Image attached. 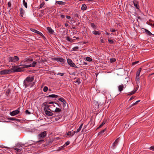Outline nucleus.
<instances>
[{"label": "nucleus", "mask_w": 154, "mask_h": 154, "mask_svg": "<svg viewBox=\"0 0 154 154\" xmlns=\"http://www.w3.org/2000/svg\"><path fill=\"white\" fill-rule=\"evenodd\" d=\"M34 80V78L32 76H28L24 81L23 85L25 88L28 87H32L35 84L34 82H32Z\"/></svg>", "instance_id": "nucleus-1"}, {"label": "nucleus", "mask_w": 154, "mask_h": 154, "mask_svg": "<svg viewBox=\"0 0 154 154\" xmlns=\"http://www.w3.org/2000/svg\"><path fill=\"white\" fill-rule=\"evenodd\" d=\"M55 108V106L54 105H48L45 107L44 109V111L50 110L52 112H54Z\"/></svg>", "instance_id": "nucleus-2"}, {"label": "nucleus", "mask_w": 154, "mask_h": 154, "mask_svg": "<svg viewBox=\"0 0 154 154\" xmlns=\"http://www.w3.org/2000/svg\"><path fill=\"white\" fill-rule=\"evenodd\" d=\"M8 60L9 62L15 63L18 61L19 60V58L17 56H14L13 57H8Z\"/></svg>", "instance_id": "nucleus-3"}, {"label": "nucleus", "mask_w": 154, "mask_h": 154, "mask_svg": "<svg viewBox=\"0 0 154 154\" xmlns=\"http://www.w3.org/2000/svg\"><path fill=\"white\" fill-rule=\"evenodd\" d=\"M52 60H56L58 62H60L63 63H65V60L62 57H54L52 58Z\"/></svg>", "instance_id": "nucleus-4"}, {"label": "nucleus", "mask_w": 154, "mask_h": 154, "mask_svg": "<svg viewBox=\"0 0 154 154\" xmlns=\"http://www.w3.org/2000/svg\"><path fill=\"white\" fill-rule=\"evenodd\" d=\"M67 62L68 63L70 66L74 67L75 68H78L75 64L73 62L71 59H67Z\"/></svg>", "instance_id": "nucleus-5"}, {"label": "nucleus", "mask_w": 154, "mask_h": 154, "mask_svg": "<svg viewBox=\"0 0 154 154\" xmlns=\"http://www.w3.org/2000/svg\"><path fill=\"white\" fill-rule=\"evenodd\" d=\"M12 67L14 68L12 69L13 70V72L22 71V70H21V69L20 68H19V67L17 68V66H12Z\"/></svg>", "instance_id": "nucleus-6"}, {"label": "nucleus", "mask_w": 154, "mask_h": 154, "mask_svg": "<svg viewBox=\"0 0 154 154\" xmlns=\"http://www.w3.org/2000/svg\"><path fill=\"white\" fill-rule=\"evenodd\" d=\"M19 109L20 108H19L17 110L13 111L12 112H10V114L11 116H15L18 114L20 112Z\"/></svg>", "instance_id": "nucleus-7"}, {"label": "nucleus", "mask_w": 154, "mask_h": 154, "mask_svg": "<svg viewBox=\"0 0 154 154\" xmlns=\"http://www.w3.org/2000/svg\"><path fill=\"white\" fill-rule=\"evenodd\" d=\"M46 131H44L39 134L38 135V138L39 139L43 138L46 136Z\"/></svg>", "instance_id": "nucleus-8"}, {"label": "nucleus", "mask_w": 154, "mask_h": 154, "mask_svg": "<svg viewBox=\"0 0 154 154\" xmlns=\"http://www.w3.org/2000/svg\"><path fill=\"white\" fill-rule=\"evenodd\" d=\"M119 138H118L114 142V143H113L112 144V146L111 147L112 148V149H115V148L116 146L117 145V144L119 141Z\"/></svg>", "instance_id": "nucleus-9"}, {"label": "nucleus", "mask_w": 154, "mask_h": 154, "mask_svg": "<svg viewBox=\"0 0 154 154\" xmlns=\"http://www.w3.org/2000/svg\"><path fill=\"white\" fill-rule=\"evenodd\" d=\"M30 30L31 31L34 32L38 34H39L40 35H42V33L41 32L39 31L36 30L35 29L33 28H31L30 29Z\"/></svg>", "instance_id": "nucleus-10"}, {"label": "nucleus", "mask_w": 154, "mask_h": 154, "mask_svg": "<svg viewBox=\"0 0 154 154\" xmlns=\"http://www.w3.org/2000/svg\"><path fill=\"white\" fill-rule=\"evenodd\" d=\"M133 3L134 6L136 7V8L137 9H139V6L138 5V3L136 0H134Z\"/></svg>", "instance_id": "nucleus-11"}, {"label": "nucleus", "mask_w": 154, "mask_h": 154, "mask_svg": "<svg viewBox=\"0 0 154 154\" xmlns=\"http://www.w3.org/2000/svg\"><path fill=\"white\" fill-rule=\"evenodd\" d=\"M75 133H76L75 131H69L67 133V135L69 136L70 137H72Z\"/></svg>", "instance_id": "nucleus-12"}, {"label": "nucleus", "mask_w": 154, "mask_h": 154, "mask_svg": "<svg viewBox=\"0 0 154 154\" xmlns=\"http://www.w3.org/2000/svg\"><path fill=\"white\" fill-rule=\"evenodd\" d=\"M45 114L47 116H53L54 115L53 113L52 112H51L50 110H47L44 111Z\"/></svg>", "instance_id": "nucleus-13"}, {"label": "nucleus", "mask_w": 154, "mask_h": 154, "mask_svg": "<svg viewBox=\"0 0 154 154\" xmlns=\"http://www.w3.org/2000/svg\"><path fill=\"white\" fill-rule=\"evenodd\" d=\"M46 97H51V98H57V97H59V96L54 94H51L50 95H49L48 96H46Z\"/></svg>", "instance_id": "nucleus-14"}, {"label": "nucleus", "mask_w": 154, "mask_h": 154, "mask_svg": "<svg viewBox=\"0 0 154 154\" xmlns=\"http://www.w3.org/2000/svg\"><path fill=\"white\" fill-rule=\"evenodd\" d=\"M142 69V68L141 67L139 68L138 69L137 71V72L136 74V77H139V76L140 75V72L141 71Z\"/></svg>", "instance_id": "nucleus-15"}, {"label": "nucleus", "mask_w": 154, "mask_h": 154, "mask_svg": "<svg viewBox=\"0 0 154 154\" xmlns=\"http://www.w3.org/2000/svg\"><path fill=\"white\" fill-rule=\"evenodd\" d=\"M47 29L49 32L51 34H53L54 32V30L50 27H48Z\"/></svg>", "instance_id": "nucleus-16"}, {"label": "nucleus", "mask_w": 154, "mask_h": 154, "mask_svg": "<svg viewBox=\"0 0 154 154\" xmlns=\"http://www.w3.org/2000/svg\"><path fill=\"white\" fill-rule=\"evenodd\" d=\"M20 16L23 17V14H24V11L23 8H20Z\"/></svg>", "instance_id": "nucleus-17"}, {"label": "nucleus", "mask_w": 154, "mask_h": 154, "mask_svg": "<svg viewBox=\"0 0 154 154\" xmlns=\"http://www.w3.org/2000/svg\"><path fill=\"white\" fill-rule=\"evenodd\" d=\"M49 119L50 120H48V121L47 122H51V121L53 122H55V117H54L53 116H52L51 117H50Z\"/></svg>", "instance_id": "nucleus-18"}, {"label": "nucleus", "mask_w": 154, "mask_h": 154, "mask_svg": "<svg viewBox=\"0 0 154 154\" xmlns=\"http://www.w3.org/2000/svg\"><path fill=\"white\" fill-rule=\"evenodd\" d=\"M81 9L83 11L86 10L87 9L86 5L84 4H82Z\"/></svg>", "instance_id": "nucleus-19"}, {"label": "nucleus", "mask_w": 154, "mask_h": 154, "mask_svg": "<svg viewBox=\"0 0 154 154\" xmlns=\"http://www.w3.org/2000/svg\"><path fill=\"white\" fill-rule=\"evenodd\" d=\"M107 120H104L101 124L98 127L97 129H98L101 128L102 126L103 125L106 123V122Z\"/></svg>", "instance_id": "nucleus-20"}, {"label": "nucleus", "mask_w": 154, "mask_h": 154, "mask_svg": "<svg viewBox=\"0 0 154 154\" xmlns=\"http://www.w3.org/2000/svg\"><path fill=\"white\" fill-rule=\"evenodd\" d=\"M140 100H138L136 101L135 103H133L128 108L130 109L131 107H132V106H133L137 104L138 103V102H140Z\"/></svg>", "instance_id": "nucleus-21"}, {"label": "nucleus", "mask_w": 154, "mask_h": 154, "mask_svg": "<svg viewBox=\"0 0 154 154\" xmlns=\"http://www.w3.org/2000/svg\"><path fill=\"white\" fill-rule=\"evenodd\" d=\"M66 39L69 42H74V40L70 38L69 36H67L66 37Z\"/></svg>", "instance_id": "nucleus-22"}, {"label": "nucleus", "mask_w": 154, "mask_h": 154, "mask_svg": "<svg viewBox=\"0 0 154 154\" xmlns=\"http://www.w3.org/2000/svg\"><path fill=\"white\" fill-rule=\"evenodd\" d=\"M83 125V123H82L81 124L79 128L76 131H75L76 133H78V132H79V131H80L81 129H82V128Z\"/></svg>", "instance_id": "nucleus-23"}, {"label": "nucleus", "mask_w": 154, "mask_h": 154, "mask_svg": "<svg viewBox=\"0 0 154 154\" xmlns=\"http://www.w3.org/2000/svg\"><path fill=\"white\" fill-rule=\"evenodd\" d=\"M92 33H93V34H94L95 35H100V33L98 31H96V30L92 32Z\"/></svg>", "instance_id": "nucleus-24"}, {"label": "nucleus", "mask_w": 154, "mask_h": 154, "mask_svg": "<svg viewBox=\"0 0 154 154\" xmlns=\"http://www.w3.org/2000/svg\"><path fill=\"white\" fill-rule=\"evenodd\" d=\"M119 91H122L123 89V86L122 85H120L119 86Z\"/></svg>", "instance_id": "nucleus-25"}, {"label": "nucleus", "mask_w": 154, "mask_h": 154, "mask_svg": "<svg viewBox=\"0 0 154 154\" xmlns=\"http://www.w3.org/2000/svg\"><path fill=\"white\" fill-rule=\"evenodd\" d=\"M61 111V110L60 109L56 107L55 109H54V112H60Z\"/></svg>", "instance_id": "nucleus-26"}, {"label": "nucleus", "mask_w": 154, "mask_h": 154, "mask_svg": "<svg viewBox=\"0 0 154 154\" xmlns=\"http://www.w3.org/2000/svg\"><path fill=\"white\" fill-rule=\"evenodd\" d=\"M106 130V128H105L103 130L101 131L98 134V135H101Z\"/></svg>", "instance_id": "nucleus-27"}, {"label": "nucleus", "mask_w": 154, "mask_h": 154, "mask_svg": "<svg viewBox=\"0 0 154 154\" xmlns=\"http://www.w3.org/2000/svg\"><path fill=\"white\" fill-rule=\"evenodd\" d=\"M0 75L7 74L6 69H4L3 70L0 71Z\"/></svg>", "instance_id": "nucleus-28"}, {"label": "nucleus", "mask_w": 154, "mask_h": 154, "mask_svg": "<svg viewBox=\"0 0 154 154\" xmlns=\"http://www.w3.org/2000/svg\"><path fill=\"white\" fill-rule=\"evenodd\" d=\"M64 3H65L64 2H62V1H56L55 4H56V3H57L58 5H63L64 4Z\"/></svg>", "instance_id": "nucleus-29"}, {"label": "nucleus", "mask_w": 154, "mask_h": 154, "mask_svg": "<svg viewBox=\"0 0 154 154\" xmlns=\"http://www.w3.org/2000/svg\"><path fill=\"white\" fill-rule=\"evenodd\" d=\"M140 79L139 78V77H136V83L138 85V84H139L140 82Z\"/></svg>", "instance_id": "nucleus-30"}, {"label": "nucleus", "mask_w": 154, "mask_h": 154, "mask_svg": "<svg viewBox=\"0 0 154 154\" xmlns=\"http://www.w3.org/2000/svg\"><path fill=\"white\" fill-rule=\"evenodd\" d=\"M6 72L7 74H10L13 72V70L12 69L8 70L6 69Z\"/></svg>", "instance_id": "nucleus-31"}, {"label": "nucleus", "mask_w": 154, "mask_h": 154, "mask_svg": "<svg viewBox=\"0 0 154 154\" xmlns=\"http://www.w3.org/2000/svg\"><path fill=\"white\" fill-rule=\"evenodd\" d=\"M23 3L26 8H27V4L25 0H23Z\"/></svg>", "instance_id": "nucleus-32"}, {"label": "nucleus", "mask_w": 154, "mask_h": 154, "mask_svg": "<svg viewBox=\"0 0 154 154\" xmlns=\"http://www.w3.org/2000/svg\"><path fill=\"white\" fill-rule=\"evenodd\" d=\"M37 62L35 61H33V63L30 64L31 67H34L36 65Z\"/></svg>", "instance_id": "nucleus-33"}, {"label": "nucleus", "mask_w": 154, "mask_h": 154, "mask_svg": "<svg viewBox=\"0 0 154 154\" xmlns=\"http://www.w3.org/2000/svg\"><path fill=\"white\" fill-rule=\"evenodd\" d=\"M116 61V59L114 58H112L110 59V62L111 63H113V62H115Z\"/></svg>", "instance_id": "nucleus-34"}, {"label": "nucleus", "mask_w": 154, "mask_h": 154, "mask_svg": "<svg viewBox=\"0 0 154 154\" xmlns=\"http://www.w3.org/2000/svg\"><path fill=\"white\" fill-rule=\"evenodd\" d=\"M86 60L89 62L91 61L92 60V59L90 57H86Z\"/></svg>", "instance_id": "nucleus-35"}, {"label": "nucleus", "mask_w": 154, "mask_h": 154, "mask_svg": "<svg viewBox=\"0 0 154 154\" xmlns=\"http://www.w3.org/2000/svg\"><path fill=\"white\" fill-rule=\"evenodd\" d=\"M137 91V90H134L132 91L130 93L128 94V95H131L135 93L136 91Z\"/></svg>", "instance_id": "nucleus-36"}, {"label": "nucleus", "mask_w": 154, "mask_h": 154, "mask_svg": "<svg viewBox=\"0 0 154 154\" xmlns=\"http://www.w3.org/2000/svg\"><path fill=\"white\" fill-rule=\"evenodd\" d=\"M23 66H24L23 68H28L29 67H31L30 64V65H25L23 64Z\"/></svg>", "instance_id": "nucleus-37"}, {"label": "nucleus", "mask_w": 154, "mask_h": 154, "mask_svg": "<svg viewBox=\"0 0 154 154\" xmlns=\"http://www.w3.org/2000/svg\"><path fill=\"white\" fill-rule=\"evenodd\" d=\"M80 62L81 63H79V65H87V63L84 62L83 61H82L81 60H80Z\"/></svg>", "instance_id": "nucleus-38"}, {"label": "nucleus", "mask_w": 154, "mask_h": 154, "mask_svg": "<svg viewBox=\"0 0 154 154\" xmlns=\"http://www.w3.org/2000/svg\"><path fill=\"white\" fill-rule=\"evenodd\" d=\"M19 66H21V67H19V68H20L21 69V70H22V71H24V70L23 69L25 68H23V67H24V66H23V65L21 64L20 65H19Z\"/></svg>", "instance_id": "nucleus-39"}, {"label": "nucleus", "mask_w": 154, "mask_h": 154, "mask_svg": "<svg viewBox=\"0 0 154 154\" xmlns=\"http://www.w3.org/2000/svg\"><path fill=\"white\" fill-rule=\"evenodd\" d=\"M55 117V122L59 120L60 119V117L59 116H53Z\"/></svg>", "instance_id": "nucleus-40"}, {"label": "nucleus", "mask_w": 154, "mask_h": 154, "mask_svg": "<svg viewBox=\"0 0 154 154\" xmlns=\"http://www.w3.org/2000/svg\"><path fill=\"white\" fill-rule=\"evenodd\" d=\"M45 4V2H42L40 5V6L38 8V9H39L41 8H42L43 6Z\"/></svg>", "instance_id": "nucleus-41"}, {"label": "nucleus", "mask_w": 154, "mask_h": 154, "mask_svg": "<svg viewBox=\"0 0 154 154\" xmlns=\"http://www.w3.org/2000/svg\"><path fill=\"white\" fill-rule=\"evenodd\" d=\"M48 90V88L47 87L45 86L43 88V91L44 92H46Z\"/></svg>", "instance_id": "nucleus-42"}, {"label": "nucleus", "mask_w": 154, "mask_h": 154, "mask_svg": "<svg viewBox=\"0 0 154 154\" xmlns=\"http://www.w3.org/2000/svg\"><path fill=\"white\" fill-rule=\"evenodd\" d=\"M54 103H55V104H56L57 105V106H59V105L58 103H56L54 102L51 101V102H49L48 103L49 104H53Z\"/></svg>", "instance_id": "nucleus-43"}, {"label": "nucleus", "mask_w": 154, "mask_h": 154, "mask_svg": "<svg viewBox=\"0 0 154 154\" xmlns=\"http://www.w3.org/2000/svg\"><path fill=\"white\" fill-rule=\"evenodd\" d=\"M11 90L10 89H8L6 91V95L8 96L10 94Z\"/></svg>", "instance_id": "nucleus-44"}, {"label": "nucleus", "mask_w": 154, "mask_h": 154, "mask_svg": "<svg viewBox=\"0 0 154 154\" xmlns=\"http://www.w3.org/2000/svg\"><path fill=\"white\" fill-rule=\"evenodd\" d=\"M75 82H77L78 85H79L81 83V82L80 81V78H78Z\"/></svg>", "instance_id": "nucleus-45"}, {"label": "nucleus", "mask_w": 154, "mask_h": 154, "mask_svg": "<svg viewBox=\"0 0 154 154\" xmlns=\"http://www.w3.org/2000/svg\"><path fill=\"white\" fill-rule=\"evenodd\" d=\"M91 26L94 29H96V27L95 25L93 23H91Z\"/></svg>", "instance_id": "nucleus-46"}, {"label": "nucleus", "mask_w": 154, "mask_h": 154, "mask_svg": "<svg viewBox=\"0 0 154 154\" xmlns=\"http://www.w3.org/2000/svg\"><path fill=\"white\" fill-rule=\"evenodd\" d=\"M49 117H50L51 116H48ZM43 117V118L45 119V120L48 119V120L49 119L50 117H48V116H42Z\"/></svg>", "instance_id": "nucleus-47"}, {"label": "nucleus", "mask_w": 154, "mask_h": 154, "mask_svg": "<svg viewBox=\"0 0 154 154\" xmlns=\"http://www.w3.org/2000/svg\"><path fill=\"white\" fill-rule=\"evenodd\" d=\"M108 41L111 44H112L114 43V42L112 40H111L110 39H108Z\"/></svg>", "instance_id": "nucleus-48"}, {"label": "nucleus", "mask_w": 154, "mask_h": 154, "mask_svg": "<svg viewBox=\"0 0 154 154\" xmlns=\"http://www.w3.org/2000/svg\"><path fill=\"white\" fill-rule=\"evenodd\" d=\"M139 63V61H138L133 62L132 63V65L134 66L137 63Z\"/></svg>", "instance_id": "nucleus-49"}, {"label": "nucleus", "mask_w": 154, "mask_h": 154, "mask_svg": "<svg viewBox=\"0 0 154 154\" xmlns=\"http://www.w3.org/2000/svg\"><path fill=\"white\" fill-rule=\"evenodd\" d=\"M49 144H50V143H49V142L48 140L46 141L45 143L43 144L44 145V146H46L48 145Z\"/></svg>", "instance_id": "nucleus-50"}, {"label": "nucleus", "mask_w": 154, "mask_h": 154, "mask_svg": "<svg viewBox=\"0 0 154 154\" xmlns=\"http://www.w3.org/2000/svg\"><path fill=\"white\" fill-rule=\"evenodd\" d=\"M79 49V47H73L72 50V51H75L76 50L78 49Z\"/></svg>", "instance_id": "nucleus-51"}, {"label": "nucleus", "mask_w": 154, "mask_h": 154, "mask_svg": "<svg viewBox=\"0 0 154 154\" xmlns=\"http://www.w3.org/2000/svg\"><path fill=\"white\" fill-rule=\"evenodd\" d=\"M10 119H10L11 120H16V121H19V122L20 121V119H15V118H10Z\"/></svg>", "instance_id": "nucleus-52"}, {"label": "nucleus", "mask_w": 154, "mask_h": 154, "mask_svg": "<svg viewBox=\"0 0 154 154\" xmlns=\"http://www.w3.org/2000/svg\"><path fill=\"white\" fill-rule=\"evenodd\" d=\"M69 143H70V142L68 141L65 143V144L63 145V146H66L67 145H69Z\"/></svg>", "instance_id": "nucleus-53"}, {"label": "nucleus", "mask_w": 154, "mask_h": 154, "mask_svg": "<svg viewBox=\"0 0 154 154\" xmlns=\"http://www.w3.org/2000/svg\"><path fill=\"white\" fill-rule=\"evenodd\" d=\"M25 112L26 115L30 114H31V112H29L28 110H26L25 111Z\"/></svg>", "instance_id": "nucleus-54"}, {"label": "nucleus", "mask_w": 154, "mask_h": 154, "mask_svg": "<svg viewBox=\"0 0 154 154\" xmlns=\"http://www.w3.org/2000/svg\"><path fill=\"white\" fill-rule=\"evenodd\" d=\"M31 60L30 59H29L28 58H26L24 62H27L29 61H30Z\"/></svg>", "instance_id": "nucleus-55"}, {"label": "nucleus", "mask_w": 154, "mask_h": 154, "mask_svg": "<svg viewBox=\"0 0 154 154\" xmlns=\"http://www.w3.org/2000/svg\"><path fill=\"white\" fill-rule=\"evenodd\" d=\"M49 143H51L54 140L52 139H49L48 140Z\"/></svg>", "instance_id": "nucleus-56"}, {"label": "nucleus", "mask_w": 154, "mask_h": 154, "mask_svg": "<svg viewBox=\"0 0 154 154\" xmlns=\"http://www.w3.org/2000/svg\"><path fill=\"white\" fill-rule=\"evenodd\" d=\"M48 103V102H45L42 104L43 106H45V107H46V106H48L47 105Z\"/></svg>", "instance_id": "nucleus-57"}, {"label": "nucleus", "mask_w": 154, "mask_h": 154, "mask_svg": "<svg viewBox=\"0 0 154 154\" xmlns=\"http://www.w3.org/2000/svg\"><path fill=\"white\" fill-rule=\"evenodd\" d=\"M131 7L132 8V10H131V11H129V12L130 13H131L132 12V10H135V9L134 7L132 6L131 5Z\"/></svg>", "instance_id": "nucleus-58"}, {"label": "nucleus", "mask_w": 154, "mask_h": 154, "mask_svg": "<svg viewBox=\"0 0 154 154\" xmlns=\"http://www.w3.org/2000/svg\"><path fill=\"white\" fill-rule=\"evenodd\" d=\"M41 60L42 62H43L44 63H45V62H47V61L46 59L43 60L42 58H41Z\"/></svg>", "instance_id": "nucleus-59"}, {"label": "nucleus", "mask_w": 154, "mask_h": 154, "mask_svg": "<svg viewBox=\"0 0 154 154\" xmlns=\"http://www.w3.org/2000/svg\"><path fill=\"white\" fill-rule=\"evenodd\" d=\"M45 140H40L39 141H37V142L38 143H40V142H45Z\"/></svg>", "instance_id": "nucleus-60"}, {"label": "nucleus", "mask_w": 154, "mask_h": 154, "mask_svg": "<svg viewBox=\"0 0 154 154\" xmlns=\"http://www.w3.org/2000/svg\"><path fill=\"white\" fill-rule=\"evenodd\" d=\"M58 100L62 102V101H64V99L63 98H59L58 99Z\"/></svg>", "instance_id": "nucleus-61"}, {"label": "nucleus", "mask_w": 154, "mask_h": 154, "mask_svg": "<svg viewBox=\"0 0 154 154\" xmlns=\"http://www.w3.org/2000/svg\"><path fill=\"white\" fill-rule=\"evenodd\" d=\"M11 4L10 2H9L8 3V6L9 8H10L11 6Z\"/></svg>", "instance_id": "nucleus-62"}, {"label": "nucleus", "mask_w": 154, "mask_h": 154, "mask_svg": "<svg viewBox=\"0 0 154 154\" xmlns=\"http://www.w3.org/2000/svg\"><path fill=\"white\" fill-rule=\"evenodd\" d=\"M64 73H58L57 75H60V76H62L64 75Z\"/></svg>", "instance_id": "nucleus-63"}, {"label": "nucleus", "mask_w": 154, "mask_h": 154, "mask_svg": "<svg viewBox=\"0 0 154 154\" xmlns=\"http://www.w3.org/2000/svg\"><path fill=\"white\" fill-rule=\"evenodd\" d=\"M149 149L154 151V146H151L150 147Z\"/></svg>", "instance_id": "nucleus-64"}]
</instances>
